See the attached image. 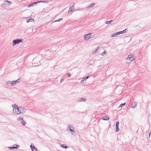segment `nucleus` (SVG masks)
Here are the masks:
<instances>
[{
	"label": "nucleus",
	"instance_id": "f257e3e1",
	"mask_svg": "<svg viewBox=\"0 0 151 151\" xmlns=\"http://www.w3.org/2000/svg\"><path fill=\"white\" fill-rule=\"evenodd\" d=\"M94 37L93 33H89L85 35L84 36V39L85 40H88L89 39L93 38Z\"/></svg>",
	"mask_w": 151,
	"mask_h": 151
},
{
	"label": "nucleus",
	"instance_id": "4c0bfd02",
	"mask_svg": "<svg viewBox=\"0 0 151 151\" xmlns=\"http://www.w3.org/2000/svg\"><path fill=\"white\" fill-rule=\"evenodd\" d=\"M74 6H75V4L74 3H73V4L72 6L73 7Z\"/></svg>",
	"mask_w": 151,
	"mask_h": 151
},
{
	"label": "nucleus",
	"instance_id": "7ed1b4c3",
	"mask_svg": "<svg viewBox=\"0 0 151 151\" xmlns=\"http://www.w3.org/2000/svg\"><path fill=\"white\" fill-rule=\"evenodd\" d=\"M67 129L69 130L70 132H73L72 134L73 135L76 134V132H74V128L73 126L70 124H68L67 127Z\"/></svg>",
	"mask_w": 151,
	"mask_h": 151
},
{
	"label": "nucleus",
	"instance_id": "f03ea898",
	"mask_svg": "<svg viewBox=\"0 0 151 151\" xmlns=\"http://www.w3.org/2000/svg\"><path fill=\"white\" fill-rule=\"evenodd\" d=\"M12 4V2L7 0H5L4 1L1 6L2 8L6 7Z\"/></svg>",
	"mask_w": 151,
	"mask_h": 151
},
{
	"label": "nucleus",
	"instance_id": "a878e982",
	"mask_svg": "<svg viewBox=\"0 0 151 151\" xmlns=\"http://www.w3.org/2000/svg\"><path fill=\"white\" fill-rule=\"evenodd\" d=\"M46 2L47 1H37V2L38 3H41V2Z\"/></svg>",
	"mask_w": 151,
	"mask_h": 151
},
{
	"label": "nucleus",
	"instance_id": "9d476101",
	"mask_svg": "<svg viewBox=\"0 0 151 151\" xmlns=\"http://www.w3.org/2000/svg\"><path fill=\"white\" fill-rule=\"evenodd\" d=\"M109 119V116H104L102 118V119L104 120H108Z\"/></svg>",
	"mask_w": 151,
	"mask_h": 151
},
{
	"label": "nucleus",
	"instance_id": "cd10ccee",
	"mask_svg": "<svg viewBox=\"0 0 151 151\" xmlns=\"http://www.w3.org/2000/svg\"><path fill=\"white\" fill-rule=\"evenodd\" d=\"M132 56L131 55H129L128 56V58H127V60H128V59L131 58V57H132Z\"/></svg>",
	"mask_w": 151,
	"mask_h": 151
},
{
	"label": "nucleus",
	"instance_id": "1a4fd4ad",
	"mask_svg": "<svg viewBox=\"0 0 151 151\" xmlns=\"http://www.w3.org/2000/svg\"><path fill=\"white\" fill-rule=\"evenodd\" d=\"M37 4H38V3L37 1L35 2L32 3H31V4H30L29 5L27 6V7H28L29 8V7H30L33 6L34 5H36Z\"/></svg>",
	"mask_w": 151,
	"mask_h": 151
},
{
	"label": "nucleus",
	"instance_id": "dca6fc26",
	"mask_svg": "<svg viewBox=\"0 0 151 151\" xmlns=\"http://www.w3.org/2000/svg\"><path fill=\"white\" fill-rule=\"evenodd\" d=\"M17 81H12L11 83V86H13L16 83H17Z\"/></svg>",
	"mask_w": 151,
	"mask_h": 151
},
{
	"label": "nucleus",
	"instance_id": "6e6552de",
	"mask_svg": "<svg viewBox=\"0 0 151 151\" xmlns=\"http://www.w3.org/2000/svg\"><path fill=\"white\" fill-rule=\"evenodd\" d=\"M30 147L32 151H37V149L34 145L32 146V144L30 146Z\"/></svg>",
	"mask_w": 151,
	"mask_h": 151
},
{
	"label": "nucleus",
	"instance_id": "4be33fe9",
	"mask_svg": "<svg viewBox=\"0 0 151 151\" xmlns=\"http://www.w3.org/2000/svg\"><path fill=\"white\" fill-rule=\"evenodd\" d=\"M134 60V57L133 55H132V57H131L130 58L128 59V60H130L131 61H132Z\"/></svg>",
	"mask_w": 151,
	"mask_h": 151
},
{
	"label": "nucleus",
	"instance_id": "f3484780",
	"mask_svg": "<svg viewBox=\"0 0 151 151\" xmlns=\"http://www.w3.org/2000/svg\"><path fill=\"white\" fill-rule=\"evenodd\" d=\"M61 145V147L65 149H67L69 147L68 146H65V145Z\"/></svg>",
	"mask_w": 151,
	"mask_h": 151
},
{
	"label": "nucleus",
	"instance_id": "0eeeda50",
	"mask_svg": "<svg viewBox=\"0 0 151 151\" xmlns=\"http://www.w3.org/2000/svg\"><path fill=\"white\" fill-rule=\"evenodd\" d=\"M137 102H133V103L132 104L131 107L132 108H135L137 106Z\"/></svg>",
	"mask_w": 151,
	"mask_h": 151
},
{
	"label": "nucleus",
	"instance_id": "c85d7f7f",
	"mask_svg": "<svg viewBox=\"0 0 151 151\" xmlns=\"http://www.w3.org/2000/svg\"><path fill=\"white\" fill-rule=\"evenodd\" d=\"M8 148L11 150H13L14 149V146L12 147H9Z\"/></svg>",
	"mask_w": 151,
	"mask_h": 151
},
{
	"label": "nucleus",
	"instance_id": "7c9ffc66",
	"mask_svg": "<svg viewBox=\"0 0 151 151\" xmlns=\"http://www.w3.org/2000/svg\"><path fill=\"white\" fill-rule=\"evenodd\" d=\"M100 48L99 47H97V48L95 49L94 52H96L99 49V48Z\"/></svg>",
	"mask_w": 151,
	"mask_h": 151
},
{
	"label": "nucleus",
	"instance_id": "f8f14e48",
	"mask_svg": "<svg viewBox=\"0 0 151 151\" xmlns=\"http://www.w3.org/2000/svg\"><path fill=\"white\" fill-rule=\"evenodd\" d=\"M87 100V99L85 98H81L78 99V101L80 102L85 101Z\"/></svg>",
	"mask_w": 151,
	"mask_h": 151
},
{
	"label": "nucleus",
	"instance_id": "393cba45",
	"mask_svg": "<svg viewBox=\"0 0 151 151\" xmlns=\"http://www.w3.org/2000/svg\"><path fill=\"white\" fill-rule=\"evenodd\" d=\"M63 18H59V19H58L57 20H56L55 21L53 22H59L60 21L63 20Z\"/></svg>",
	"mask_w": 151,
	"mask_h": 151
},
{
	"label": "nucleus",
	"instance_id": "aec40b11",
	"mask_svg": "<svg viewBox=\"0 0 151 151\" xmlns=\"http://www.w3.org/2000/svg\"><path fill=\"white\" fill-rule=\"evenodd\" d=\"M119 126H116L115 131L116 132H118L119 131Z\"/></svg>",
	"mask_w": 151,
	"mask_h": 151
},
{
	"label": "nucleus",
	"instance_id": "5701e85b",
	"mask_svg": "<svg viewBox=\"0 0 151 151\" xmlns=\"http://www.w3.org/2000/svg\"><path fill=\"white\" fill-rule=\"evenodd\" d=\"M113 21V20H111L110 21H107L106 22L105 24H110L111 22H112Z\"/></svg>",
	"mask_w": 151,
	"mask_h": 151
},
{
	"label": "nucleus",
	"instance_id": "2eb2a0df",
	"mask_svg": "<svg viewBox=\"0 0 151 151\" xmlns=\"http://www.w3.org/2000/svg\"><path fill=\"white\" fill-rule=\"evenodd\" d=\"M34 21V20L32 18H30L28 20H27V23H29L30 22H33Z\"/></svg>",
	"mask_w": 151,
	"mask_h": 151
},
{
	"label": "nucleus",
	"instance_id": "72a5a7b5",
	"mask_svg": "<svg viewBox=\"0 0 151 151\" xmlns=\"http://www.w3.org/2000/svg\"><path fill=\"white\" fill-rule=\"evenodd\" d=\"M72 7L70 6L69 7V10L70 11V12H72Z\"/></svg>",
	"mask_w": 151,
	"mask_h": 151
},
{
	"label": "nucleus",
	"instance_id": "f704fd0d",
	"mask_svg": "<svg viewBox=\"0 0 151 151\" xmlns=\"http://www.w3.org/2000/svg\"><path fill=\"white\" fill-rule=\"evenodd\" d=\"M64 81V79L63 78H62L60 80V83H61L62 82Z\"/></svg>",
	"mask_w": 151,
	"mask_h": 151
},
{
	"label": "nucleus",
	"instance_id": "b1692460",
	"mask_svg": "<svg viewBox=\"0 0 151 151\" xmlns=\"http://www.w3.org/2000/svg\"><path fill=\"white\" fill-rule=\"evenodd\" d=\"M21 122L22 124L24 126L25 125V124L26 123L24 121L23 119H22V121H21Z\"/></svg>",
	"mask_w": 151,
	"mask_h": 151
},
{
	"label": "nucleus",
	"instance_id": "412c9836",
	"mask_svg": "<svg viewBox=\"0 0 151 151\" xmlns=\"http://www.w3.org/2000/svg\"><path fill=\"white\" fill-rule=\"evenodd\" d=\"M125 104H126V103H123V104H120L119 106L118 107V108H119L120 107H122Z\"/></svg>",
	"mask_w": 151,
	"mask_h": 151
},
{
	"label": "nucleus",
	"instance_id": "ddd939ff",
	"mask_svg": "<svg viewBox=\"0 0 151 151\" xmlns=\"http://www.w3.org/2000/svg\"><path fill=\"white\" fill-rule=\"evenodd\" d=\"M127 30L128 31V30L127 29H124V30L123 31L119 32V34L120 35V34H123L124 33H125L126 32V31Z\"/></svg>",
	"mask_w": 151,
	"mask_h": 151
},
{
	"label": "nucleus",
	"instance_id": "4468645a",
	"mask_svg": "<svg viewBox=\"0 0 151 151\" xmlns=\"http://www.w3.org/2000/svg\"><path fill=\"white\" fill-rule=\"evenodd\" d=\"M119 35V32H116V33H115L113 34H112L111 35V37H114L118 35Z\"/></svg>",
	"mask_w": 151,
	"mask_h": 151
},
{
	"label": "nucleus",
	"instance_id": "bb28decb",
	"mask_svg": "<svg viewBox=\"0 0 151 151\" xmlns=\"http://www.w3.org/2000/svg\"><path fill=\"white\" fill-rule=\"evenodd\" d=\"M23 119V118L22 117H19V118H18V120L20 121H22V119Z\"/></svg>",
	"mask_w": 151,
	"mask_h": 151
},
{
	"label": "nucleus",
	"instance_id": "e433bc0d",
	"mask_svg": "<svg viewBox=\"0 0 151 151\" xmlns=\"http://www.w3.org/2000/svg\"><path fill=\"white\" fill-rule=\"evenodd\" d=\"M20 79H21V78H19L17 80L15 81H17V83H19V81Z\"/></svg>",
	"mask_w": 151,
	"mask_h": 151
},
{
	"label": "nucleus",
	"instance_id": "423d86ee",
	"mask_svg": "<svg viewBox=\"0 0 151 151\" xmlns=\"http://www.w3.org/2000/svg\"><path fill=\"white\" fill-rule=\"evenodd\" d=\"M12 107L13 108V113L15 115H17L19 114V113L17 112L16 110L18 108V106L15 104H14L12 106Z\"/></svg>",
	"mask_w": 151,
	"mask_h": 151
},
{
	"label": "nucleus",
	"instance_id": "39448f33",
	"mask_svg": "<svg viewBox=\"0 0 151 151\" xmlns=\"http://www.w3.org/2000/svg\"><path fill=\"white\" fill-rule=\"evenodd\" d=\"M17 112H19V114L25 112L26 110L24 109V108L22 106H20L19 107H18V108L17 109Z\"/></svg>",
	"mask_w": 151,
	"mask_h": 151
},
{
	"label": "nucleus",
	"instance_id": "ea45409f",
	"mask_svg": "<svg viewBox=\"0 0 151 151\" xmlns=\"http://www.w3.org/2000/svg\"><path fill=\"white\" fill-rule=\"evenodd\" d=\"M151 133V132H150V133H149V137H150V135Z\"/></svg>",
	"mask_w": 151,
	"mask_h": 151
},
{
	"label": "nucleus",
	"instance_id": "c756f323",
	"mask_svg": "<svg viewBox=\"0 0 151 151\" xmlns=\"http://www.w3.org/2000/svg\"><path fill=\"white\" fill-rule=\"evenodd\" d=\"M119 122H116V126H119Z\"/></svg>",
	"mask_w": 151,
	"mask_h": 151
},
{
	"label": "nucleus",
	"instance_id": "a19ab883",
	"mask_svg": "<svg viewBox=\"0 0 151 151\" xmlns=\"http://www.w3.org/2000/svg\"><path fill=\"white\" fill-rule=\"evenodd\" d=\"M19 151H24L22 150H19Z\"/></svg>",
	"mask_w": 151,
	"mask_h": 151
},
{
	"label": "nucleus",
	"instance_id": "9b49d317",
	"mask_svg": "<svg viewBox=\"0 0 151 151\" xmlns=\"http://www.w3.org/2000/svg\"><path fill=\"white\" fill-rule=\"evenodd\" d=\"M95 5V3H92V4L89 5H88V6L86 7V8H87L88 9H89L90 8H93V7Z\"/></svg>",
	"mask_w": 151,
	"mask_h": 151
},
{
	"label": "nucleus",
	"instance_id": "c9c22d12",
	"mask_svg": "<svg viewBox=\"0 0 151 151\" xmlns=\"http://www.w3.org/2000/svg\"><path fill=\"white\" fill-rule=\"evenodd\" d=\"M10 84H11V83H10V82H9V81H7L6 83V84L7 85H9Z\"/></svg>",
	"mask_w": 151,
	"mask_h": 151
},
{
	"label": "nucleus",
	"instance_id": "6ab92c4d",
	"mask_svg": "<svg viewBox=\"0 0 151 151\" xmlns=\"http://www.w3.org/2000/svg\"><path fill=\"white\" fill-rule=\"evenodd\" d=\"M14 149H18L20 147L19 145L16 144L14 145Z\"/></svg>",
	"mask_w": 151,
	"mask_h": 151
},
{
	"label": "nucleus",
	"instance_id": "a211bd4d",
	"mask_svg": "<svg viewBox=\"0 0 151 151\" xmlns=\"http://www.w3.org/2000/svg\"><path fill=\"white\" fill-rule=\"evenodd\" d=\"M91 76L89 75L88 76H87L84 78H83V80H85V81H86L87 80V79H88V78H89L90 77H91Z\"/></svg>",
	"mask_w": 151,
	"mask_h": 151
},
{
	"label": "nucleus",
	"instance_id": "2f4dec72",
	"mask_svg": "<svg viewBox=\"0 0 151 151\" xmlns=\"http://www.w3.org/2000/svg\"><path fill=\"white\" fill-rule=\"evenodd\" d=\"M105 52H106V50H105L104 52L101 53V55L102 56H103L104 55V54L105 53Z\"/></svg>",
	"mask_w": 151,
	"mask_h": 151
},
{
	"label": "nucleus",
	"instance_id": "58836bf2",
	"mask_svg": "<svg viewBox=\"0 0 151 151\" xmlns=\"http://www.w3.org/2000/svg\"><path fill=\"white\" fill-rule=\"evenodd\" d=\"M85 81V80H83V79H82V80L81 81V83H82L83 81Z\"/></svg>",
	"mask_w": 151,
	"mask_h": 151
},
{
	"label": "nucleus",
	"instance_id": "473e14b6",
	"mask_svg": "<svg viewBox=\"0 0 151 151\" xmlns=\"http://www.w3.org/2000/svg\"><path fill=\"white\" fill-rule=\"evenodd\" d=\"M67 75L68 76V77H70L71 76V74L70 73H68L67 74Z\"/></svg>",
	"mask_w": 151,
	"mask_h": 151
},
{
	"label": "nucleus",
	"instance_id": "20e7f679",
	"mask_svg": "<svg viewBox=\"0 0 151 151\" xmlns=\"http://www.w3.org/2000/svg\"><path fill=\"white\" fill-rule=\"evenodd\" d=\"M22 42V39H17L14 40H13L12 45L13 46H14L17 44H19L20 42Z\"/></svg>",
	"mask_w": 151,
	"mask_h": 151
}]
</instances>
